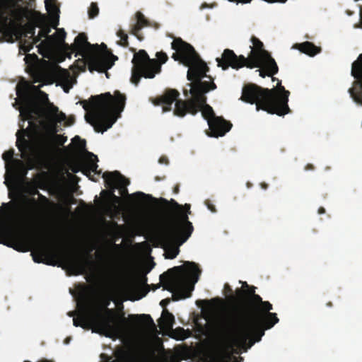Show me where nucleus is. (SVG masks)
Returning a JSON list of instances; mask_svg holds the SVG:
<instances>
[{
    "mask_svg": "<svg viewBox=\"0 0 362 362\" xmlns=\"http://www.w3.org/2000/svg\"><path fill=\"white\" fill-rule=\"evenodd\" d=\"M255 287L236 289L237 305L230 315L214 323L213 332L216 339L228 349L247 351L264 335L265 330L273 327L279 320L271 313L272 305L263 301L255 293Z\"/></svg>",
    "mask_w": 362,
    "mask_h": 362,
    "instance_id": "f257e3e1",
    "label": "nucleus"
},
{
    "mask_svg": "<svg viewBox=\"0 0 362 362\" xmlns=\"http://www.w3.org/2000/svg\"><path fill=\"white\" fill-rule=\"evenodd\" d=\"M80 103L85 110H91L89 115H86V121L95 132L103 133L111 128L120 117L125 106L126 96L115 90L114 95L107 92L92 95L88 101L83 100Z\"/></svg>",
    "mask_w": 362,
    "mask_h": 362,
    "instance_id": "f03ea898",
    "label": "nucleus"
},
{
    "mask_svg": "<svg viewBox=\"0 0 362 362\" xmlns=\"http://www.w3.org/2000/svg\"><path fill=\"white\" fill-rule=\"evenodd\" d=\"M189 93L192 98L187 100L179 99L180 93L176 89H166L159 97L151 98V103L156 106L162 105L163 112H170L172 105L175 103L173 114L175 116L183 117L187 113L195 115L202 106L206 103L205 94L210 90H215L216 85L214 81H195L189 84Z\"/></svg>",
    "mask_w": 362,
    "mask_h": 362,
    "instance_id": "7ed1b4c3",
    "label": "nucleus"
},
{
    "mask_svg": "<svg viewBox=\"0 0 362 362\" xmlns=\"http://www.w3.org/2000/svg\"><path fill=\"white\" fill-rule=\"evenodd\" d=\"M290 92L281 86L278 80L276 88H264L255 83L243 86L240 100L250 104H255L256 110H263L269 114L284 116L289 113L288 97Z\"/></svg>",
    "mask_w": 362,
    "mask_h": 362,
    "instance_id": "20e7f679",
    "label": "nucleus"
},
{
    "mask_svg": "<svg viewBox=\"0 0 362 362\" xmlns=\"http://www.w3.org/2000/svg\"><path fill=\"white\" fill-rule=\"evenodd\" d=\"M202 270L194 262H186L184 266L174 267L160 276L163 289L173 293V300L189 298L194 289Z\"/></svg>",
    "mask_w": 362,
    "mask_h": 362,
    "instance_id": "39448f33",
    "label": "nucleus"
},
{
    "mask_svg": "<svg viewBox=\"0 0 362 362\" xmlns=\"http://www.w3.org/2000/svg\"><path fill=\"white\" fill-rule=\"evenodd\" d=\"M56 132L57 129H54V134L52 136L43 138L39 142L36 149L25 138L31 135L30 128L23 129L21 132L19 131L17 132L16 146L21 152V158L27 160L29 165L28 169H33L35 164L42 165L49 158L54 150V142L59 146H62L66 141V136L56 134Z\"/></svg>",
    "mask_w": 362,
    "mask_h": 362,
    "instance_id": "423d86ee",
    "label": "nucleus"
},
{
    "mask_svg": "<svg viewBox=\"0 0 362 362\" xmlns=\"http://www.w3.org/2000/svg\"><path fill=\"white\" fill-rule=\"evenodd\" d=\"M102 46L105 48L103 52L98 50V45H93L88 42L86 35L81 33L76 37L74 42L66 48L70 54L75 53V56L86 57L90 72H106L112 66L117 57L107 50L105 44H102Z\"/></svg>",
    "mask_w": 362,
    "mask_h": 362,
    "instance_id": "0eeeda50",
    "label": "nucleus"
},
{
    "mask_svg": "<svg viewBox=\"0 0 362 362\" xmlns=\"http://www.w3.org/2000/svg\"><path fill=\"white\" fill-rule=\"evenodd\" d=\"M33 259L36 263L55 265V260L60 259L74 270V274H82L86 271V259L74 258L66 250L57 244L37 243L36 249L32 252Z\"/></svg>",
    "mask_w": 362,
    "mask_h": 362,
    "instance_id": "6e6552de",
    "label": "nucleus"
},
{
    "mask_svg": "<svg viewBox=\"0 0 362 362\" xmlns=\"http://www.w3.org/2000/svg\"><path fill=\"white\" fill-rule=\"evenodd\" d=\"M134 54L132 59L133 67L132 69L131 82L137 86L141 77L153 78L156 74L160 73L161 65L165 64L168 57L163 51L156 54V59H151L144 49H140L137 52L134 48H130Z\"/></svg>",
    "mask_w": 362,
    "mask_h": 362,
    "instance_id": "1a4fd4ad",
    "label": "nucleus"
},
{
    "mask_svg": "<svg viewBox=\"0 0 362 362\" xmlns=\"http://www.w3.org/2000/svg\"><path fill=\"white\" fill-rule=\"evenodd\" d=\"M33 98L41 105L42 108H40L36 103L30 100L28 102L29 105L21 111V115L25 116V119L30 120L29 125L34 131L37 130V125L33 121L35 119L33 114L41 113L53 125H56L57 123L65 120L66 115L62 112H59V108L49 102L48 95L44 91L40 92V94H37Z\"/></svg>",
    "mask_w": 362,
    "mask_h": 362,
    "instance_id": "9d476101",
    "label": "nucleus"
},
{
    "mask_svg": "<svg viewBox=\"0 0 362 362\" xmlns=\"http://www.w3.org/2000/svg\"><path fill=\"white\" fill-rule=\"evenodd\" d=\"M79 306L77 317H74L73 325L75 327H81L83 329H90L92 327L95 332L108 337L111 334V327L108 322L100 320L97 316H94L92 308L88 300L84 297L83 301L78 304Z\"/></svg>",
    "mask_w": 362,
    "mask_h": 362,
    "instance_id": "9b49d317",
    "label": "nucleus"
},
{
    "mask_svg": "<svg viewBox=\"0 0 362 362\" xmlns=\"http://www.w3.org/2000/svg\"><path fill=\"white\" fill-rule=\"evenodd\" d=\"M194 228L187 214L178 218H170L160 233V238L165 244L178 241L182 244L191 236Z\"/></svg>",
    "mask_w": 362,
    "mask_h": 362,
    "instance_id": "f8f14e48",
    "label": "nucleus"
},
{
    "mask_svg": "<svg viewBox=\"0 0 362 362\" xmlns=\"http://www.w3.org/2000/svg\"><path fill=\"white\" fill-rule=\"evenodd\" d=\"M110 303V299H104L98 309L92 308L94 316H97L100 320L108 322L110 325L112 327L111 334L109 338L118 337L127 329L128 326V320L124 317V313L119 315L114 309H110L107 307ZM91 308H93L91 306Z\"/></svg>",
    "mask_w": 362,
    "mask_h": 362,
    "instance_id": "ddd939ff",
    "label": "nucleus"
},
{
    "mask_svg": "<svg viewBox=\"0 0 362 362\" xmlns=\"http://www.w3.org/2000/svg\"><path fill=\"white\" fill-rule=\"evenodd\" d=\"M171 47L175 51L172 57L175 61H180L186 66L194 62L196 51L188 42L180 37H175L171 43Z\"/></svg>",
    "mask_w": 362,
    "mask_h": 362,
    "instance_id": "4468645a",
    "label": "nucleus"
},
{
    "mask_svg": "<svg viewBox=\"0 0 362 362\" xmlns=\"http://www.w3.org/2000/svg\"><path fill=\"white\" fill-rule=\"evenodd\" d=\"M251 59L245 57L243 55L237 56L235 52L230 49H224L221 58H217L218 66L223 70L231 67L234 69H239L244 66L247 67Z\"/></svg>",
    "mask_w": 362,
    "mask_h": 362,
    "instance_id": "2eb2a0df",
    "label": "nucleus"
},
{
    "mask_svg": "<svg viewBox=\"0 0 362 362\" xmlns=\"http://www.w3.org/2000/svg\"><path fill=\"white\" fill-rule=\"evenodd\" d=\"M189 68L187 71V79L192 82L203 81L204 77L209 78L210 81H213V78L210 76H207L206 73L209 68L206 64L200 59L199 55L196 52L194 62L187 66Z\"/></svg>",
    "mask_w": 362,
    "mask_h": 362,
    "instance_id": "dca6fc26",
    "label": "nucleus"
},
{
    "mask_svg": "<svg viewBox=\"0 0 362 362\" xmlns=\"http://www.w3.org/2000/svg\"><path fill=\"white\" fill-rule=\"evenodd\" d=\"M247 68H264L268 76H273L279 71V67L274 59L268 51H262L260 58L251 59Z\"/></svg>",
    "mask_w": 362,
    "mask_h": 362,
    "instance_id": "f3484780",
    "label": "nucleus"
},
{
    "mask_svg": "<svg viewBox=\"0 0 362 362\" xmlns=\"http://www.w3.org/2000/svg\"><path fill=\"white\" fill-rule=\"evenodd\" d=\"M103 178L107 187L113 188V189L119 188L122 195L128 194L127 186L129 185L130 182L119 171L105 172L103 175Z\"/></svg>",
    "mask_w": 362,
    "mask_h": 362,
    "instance_id": "a211bd4d",
    "label": "nucleus"
},
{
    "mask_svg": "<svg viewBox=\"0 0 362 362\" xmlns=\"http://www.w3.org/2000/svg\"><path fill=\"white\" fill-rule=\"evenodd\" d=\"M14 0H0V32L4 35L11 33V20L9 15H14Z\"/></svg>",
    "mask_w": 362,
    "mask_h": 362,
    "instance_id": "6ab92c4d",
    "label": "nucleus"
},
{
    "mask_svg": "<svg viewBox=\"0 0 362 362\" xmlns=\"http://www.w3.org/2000/svg\"><path fill=\"white\" fill-rule=\"evenodd\" d=\"M208 125L210 131L209 136L212 137L223 136L228 132L232 127V124L221 117H217L216 118L211 119Z\"/></svg>",
    "mask_w": 362,
    "mask_h": 362,
    "instance_id": "aec40b11",
    "label": "nucleus"
},
{
    "mask_svg": "<svg viewBox=\"0 0 362 362\" xmlns=\"http://www.w3.org/2000/svg\"><path fill=\"white\" fill-rule=\"evenodd\" d=\"M88 154L90 157L88 158L81 159L80 160L79 165L73 167L71 170L75 173H78V171H81L88 177H90L91 172L98 175L100 174V170L98 171L97 170L98 167L97 165V156L90 152H88Z\"/></svg>",
    "mask_w": 362,
    "mask_h": 362,
    "instance_id": "412c9836",
    "label": "nucleus"
},
{
    "mask_svg": "<svg viewBox=\"0 0 362 362\" xmlns=\"http://www.w3.org/2000/svg\"><path fill=\"white\" fill-rule=\"evenodd\" d=\"M51 27L47 24L41 26L38 35L34 38V43L40 42L39 48L47 51L52 49L56 46V42L53 35H49Z\"/></svg>",
    "mask_w": 362,
    "mask_h": 362,
    "instance_id": "4be33fe9",
    "label": "nucleus"
},
{
    "mask_svg": "<svg viewBox=\"0 0 362 362\" xmlns=\"http://www.w3.org/2000/svg\"><path fill=\"white\" fill-rule=\"evenodd\" d=\"M41 87H42V84L38 86L32 85L28 81H25L17 85L16 94L25 102H28L32 100L33 97L40 94V92H43L40 90Z\"/></svg>",
    "mask_w": 362,
    "mask_h": 362,
    "instance_id": "5701e85b",
    "label": "nucleus"
},
{
    "mask_svg": "<svg viewBox=\"0 0 362 362\" xmlns=\"http://www.w3.org/2000/svg\"><path fill=\"white\" fill-rule=\"evenodd\" d=\"M150 25L151 23L146 18L144 15L141 11H137L135 13L134 23L130 24L129 33L134 35L139 41H142L144 37L141 33V30L143 28Z\"/></svg>",
    "mask_w": 362,
    "mask_h": 362,
    "instance_id": "b1692460",
    "label": "nucleus"
},
{
    "mask_svg": "<svg viewBox=\"0 0 362 362\" xmlns=\"http://www.w3.org/2000/svg\"><path fill=\"white\" fill-rule=\"evenodd\" d=\"M0 243L21 252H28L31 248L30 244L27 241L21 239L8 240L5 235H0Z\"/></svg>",
    "mask_w": 362,
    "mask_h": 362,
    "instance_id": "393cba45",
    "label": "nucleus"
},
{
    "mask_svg": "<svg viewBox=\"0 0 362 362\" xmlns=\"http://www.w3.org/2000/svg\"><path fill=\"white\" fill-rule=\"evenodd\" d=\"M251 42L253 45L252 47H250L252 49L250 54L249 55L248 59H257L260 58V55L262 51H266L264 49V45L262 42H261L257 37L255 36H252Z\"/></svg>",
    "mask_w": 362,
    "mask_h": 362,
    "instance_id": "a878e982",
    "label": "nucleus"
},
{
    "mask_svg": "<svg viewBox=\"0 0 362 362\" xmlns=\"http://www.w3.org/2000/svg\"><path fill=\"white\" fill-rule=\"evenodd\" d=\"M296 47L303 53L310 56H315L321 51L320 47L315 46L313 42L306 41L303 43L296 44Z\"/></svg>",
    "mask_w": 362,
    "mask_h": 362,
    "instance_id": "bb28decb",
    "label": "nucleus"
},
{
    "mask_svg": "<svg viewBox=\"0 0 362 362\" xmlns=\"http://www.w3.org/2000/svg\"><path fill=\"white\" fill-rule=\"evenodd\" d=\"M129 318L134 320H139L146 329H156V325L151 317L147 314L130 315Z\"/></svg>",
    "mask_w": 362,
    "mask_h": 362,
    "instance_id": "cd10ccee",
    "label": "nucleus"
},
{
    "mask_svg": "<svg viewBox=\"0 0 362 362\" xmlns=\"http://www.w3.org/2000/svg\"><path fill=\"white\" fill-rule=\"evenodd\" d=\"M38 198L40 199L41 206L44 210L47 211H53L56 208L58 207V205L57 204L49 200L48 198H47L42 194H39Z\"/></svg>",
    "mask_w": 362,
    "mask_h": 362,
    "instance_id": "c85d7f7f",
    "label": "nucleus"
},
{
    "mask_svg": "<svg viewBox=\"0 0 362 362\" xmlns=\"http://www.w3.org/2000/svg\"><path fill=\"white\" fill-rule=\"evenodd\" d=\"M56 42V45H62L66 48L69 45L65 42L66 33L63 28H57L54 35H52Z\"/></svg>",
    "mask_w": 362,
    "mask_h": 362,
    "instance_id": "c756f323",
    "label": "nucleus"
},
{
    "mask_svg": "<svg viewBox=\"0 0 362 362\" xmlns=\"http://www.w3.org/2000/svg\"><path fill=\"white\" fill-rule=\"evenodd\" d=\"M351 74L354 78H362V54L358 57V60L352 64Z\"/></svg>",
    "mask_w": 362,
    "mask_h": 362,
    "instance_id": "7c9ffc66",
    "label": "nucleus"
},
{
    "mask_svg": "<svg viewBox=\"0 0 362 362\" xmlns=\"http://www.w3.org/2000/svg\"><path fill=\"white\" fill-rule=\"evenodd\" d=\"M199 111H202V115L203 117L207 120V122L209 123V121L214 118H216L218 116H216L213 108L208 104L205 103L204 105L202 106L201 110Z\"/></svg>",
    "mask_w": 362,
    "mask_h": 362,
    "instance_id": "2f4dec72",
    "label": "nucleus"
},
{
    "mask_svg": "<svg viewBox=\"0 0 362 362\" xmlns=\"http://www.w3.org/2000/svg\"><path fill=\"white\" fill-rule=\"evenodd\" d=\"M162 320L168 328H171L175 323L174 315L167 309H164L162 312Z\"/></svg>",
    "mask_w": 362,
    "mask_h": 362,
    "instance_id": "473e14b6",
    "label": "nucleus"
},
{
    "mask_svg": "<svg viewBox=\"0 0 362 362\" xmlns=\"http://www.w3.org/2000/svg\"><path fill=\"white\" fill-rule=\"evenodd\" d=\"M45 4L46 10L48 13L53 16H58V13L59 12V7L57 5L56 0H45Z\"/></svg>",
    "mask_w": 362,
    "mask_h": 362,
    "instance_id": "72a5a7b5",
    "label": "nucleus"
},
{
    "mask_svg": "<svg viewBox=\"0 0 362 362\" xmlns=\"http://www.w3.org/2000/svg\"><path fill=\"white\" fill-rule=\"evenodd\" d=\"M117 35L120 38L118 44L124 47H127L129 46L127 34L124 30H119L117 32Z\"/></svg>",
    "mask_w": 362,
    "mask_h": 362,
    "instance_id": "f704fd0d",
    "label": "nucleus"
},
{
    "mask_svg": "<svg viewBox=\"0 0 362 362\" xmlns=\"http://www.w3.org/2000/svg\"><path fill=\"white\" fill-rule=\"evenodd\" d=\"M115 189L110 188V191H102V194H106L107 199H112L115 204H119L121 201L120 198L114 194Z\"/></svg>",
    "mask_w": 362,
    "mask_h": 362,
    "instance_id": "c9c22d12",
    "label": "nucleus"
},
{
    "mask_svg": "<svg viewBox=\"0 0 362 362\" xmlns=\"http://www.w3.org/2000/svg\"><path fill=\"white\" fill-rule=\"evenodd\" d=\"M89 18L92 19L96 17L99 13V8L97 3L92 2L88 11Z\"/></svg>",
    "mask_w": 362,
    "mask_h": 362,
    "instance_id": "e433bc0d",
    "label": "nucleus"
},
{
    "mask_svg": "<svg viewBox=\"0 0 362 362\" xmlns=\"http://www.w3.org/2000/svg\"><path fill=\"white\" fill-rule=\"evenodd\" d=\"M179 249L177 247H170L165 250V258L173 259L177 257Z\"/></svg>",
    "mask_w": 362,
    "mask_h": 362,
    "instance_id": "4c0bfd02",
    "label": "nucleus"
},
{
    "mask_svg": "<svg viewBox=\"0 0 362 362\" xmlns=\"http://www.w3.org/2000/svg\"><path fill=\"white\" fill-rule=\"evenodd\" d=\"M160 201L165 204V205L168 207L170 206H171L174 209H181L182 208V206L180 205L176 201H175L174 199H171L170 201H168L167 199H163V198H161L160 199Z\"/></svg>",
    "mask_w": 362,
    "mask_h": 362,
    "instance_id": "58836bf2",
    "label": "nucleus"
},
{
    "mask_svg": "<svg viewBox=\"0 0 362 362\" xmlns=\"http://www.w3.org/2000/svg\"><path fill=\"white\" fill-rule=\"evenodd\" d=\"M43 74L39 69L34 70L32 74V78L34 83L40 82L43 79Z\"/></svg>",
    "mask_w": 362,
    "mask_h": 362,
    "instance_id": "ea45409f",
    "label": "nucleus"
},
{
    "mask_svg": "<svg viewBox=\"0 0 362 362\" xmlns=\"http://www.w3.org/2000/svg\"><path fill=\"white\" fill-rule=\"evenodd\" d=\"M230 1L242 3V4H247L250 3L252 0H229ZM268 3H285L287 0H264Z\"/></svg>",
    "mask_w": 362,
    "mask_h": 362,
    "instance_id": "a19ab883",
    "label": "nucleus"
},
{
    "mask_svg": "<svg viewBox=\"0 0 362 362\" xmlns=\"http://www.w3.org/2000/svg\"><path fill=\"white\" fill-rule=\"evenodd\" d=\"M14 154V151L13 149L8 150L5 151L2 154V158L6 161L8 162V160L13 159V156Z\"/></svg>",
    "mask_w": 362,
    "mask_h": 362,
    "instance_id": "79ce46f5",
    "label": "nucleus"
},
{
    "mask_svg": "<svg viewBox=\"0 0 362 362\" xmlns=\"http://www.w3.org/2000/svg\"><path fill=\"white\" fill-rule=\"evenodd\" d=\"M76 141L79 142L78 148H85V146H86V141L85 140H81V138L78 136H76L72 139V141L73 142H76Z\"/></svg>",
    "mask_w": 362,
    "mask_h": 362,
    "instance_id": "37998d69",
    "label": "nucleus"
},
{
    "mask_svg": "<svg viewBox=\"0 0 362 362\" xmlns=\"http://www.w3.org/2000/svg\"><path fill=\"white\" fill-rule=\"evenodd\" d=\"M205 204L207 206L208 209L210 210L211 212L215 213L216 212V209L215 206L211 203V202L209 199L205 201Z\"/></svg>",
    "mask_w": 362,
    "mask_h": 362,
    "instance_id": "c03bdc74",
    "label": "nucleus"
},
{
    "mask_svg": "<svg viewBox=\"0 0 362 362\" xmlns=\"http://www.w3.org/2000/svg\"><path fill=\"white\" fill-rule=\"evenodd\" d=\"M170 300L169 298H165L160 302V305L163 308V310L166 309V306L170 303Z\"/></svg>",
    "mask_w": 362,
    "mask_h": 362,
    "instance_id": "a18cd8bd",
    "label": "nucleus"
},
{
    "mask_svg": "<svg viewBox=\"0 0 362 362\" xmlns=\"http://www.w3.org/2000/svg\"><path fill=\"white\" fill-rule=\"evenodd\" d=\"M27 33L30 35L31 37H33V39L35 38V28L33 25H30L27 29Z\"/></svg>",
    "mask_w": 362,
    "mask_h": 362,
    "instance_id": "49530a36",
    "label": "nucleus"
},
{
    "mask_svg": "<svg viewBox=\"0 0 362 362\" xmlns=\"http://www.w3.org/2000/svg\"><path fill=\"white\" fill-rule=\"evenodd\" d=\"M17 163L21 165V173L23 176H25L28 172V169H26L23 163L21 160H17Z\"/></svg>",
    "mask_w": 362,
    "mask_h": 362,
    "instance_id": "de8ad7c7",
    "label": "nucleus"
},
{
    "mask_svg": "<svg viewBox=\"0 0 362 362\" xmlns=\"http://www.w3.org/2000/svg\"><path fill=\"white\" fill-rule=\"evenodd\" d=\"M134 195L138 196V197H146L148 199H153L154 201H157V199L153 198L151 195L146 194L144 192H136V193L134 194Z\"/></svg>",
    "mask_w": 362,
    "mask_h": 362,
    "instance_id": "09e8293b",
    "label": "nucleus"
},
{
    "mask_svg": "<svg viewBox=\"0 0 362 362\" xmlns=\"http://www.w3.org/2000/svg\"><path fill=\"white\" fill-rule=\"evenodd\" d=\"M158 162L160 163V164H168L169 161H168V158L166 157V156H161L160 158H159V160Z\"/></svg>",
    "mask_w": 362,
    "mask_h": 362,
    "instance_id": "8fccbe9b",
    "label": "nucleus"
},
{
    "mask_svg": "<svg viewBox=\"0 0 362 362\" xmlns=\"http://www.w3.org/2000/svg\"><path fill=\"white\" fill-rule=\"evenodd\" d=\"M259 72V76L262 78H264L267 75V71L264 68H260V69L257 70Z\"/></svg>",
    "mask_w": 362,
    "mask_h": 362,
    "instance_id": "3c124183",
    "label": "nucleus"
},
{
    "mask_svg": "<svg viewBox=\"0 0 362 362\" xmlns=\"http://www.w3.org/2000/svg\"><path fill=\"white\" fill-rule=\"evenodd\" d=\"M142 362H149V356L146 353H144L141 356Z\"/></svg>",
    "mask_w": 362,
    "mask_h": 362,
    "instance_id": "603ef678",
    "label": "nucleus"
},
{
    "mask_svg": "<svg viewBox=\"0 0 362 362\" xmlns=\"http://www.w3.org/2000/svg\"><path fill=\"white\" fill-rule=\"evenodd\" d=\"M224 289H225V291L226 292H228V293H232L233 292V290H232L231 287L228 284H225Z\"/></svg>",
    "mask_w": 362,
    "mask_h": 362,
    "instance_id": "864d4df0",
    "label": "nucleus"
},
{
    "mask_svg": "<svg viewBox=\"0 0 362 362\" xmlns=\"http://www.w3.org/2000/svg\"><path fill=\"white\" fill-rule=\"evenodd\" d=\"M30 58H32V59H37V57L35 54H34L33 56H31V55H27V56H25V62H26V63H29L28 59H29Z\"/></svg>",
    "mask_w": 362,
    "mask_h": 362,
    "instance_id": "5fc2aeb1",
    "label": "nucleus"
},
{
    "mask_svg": "<svg viewBox=\"0 0 362 362\" xmlns=\"http://www.w3.org/2000/svg\"><path fill=\"white\" fill-rule=\"evenodd\" d=\"M141 284H146L147 282V278L146 276H144L140 279Z\"/></svg>",
    "mask_w": 362,
    "mask_h": 362,
    "instance_id": "6e6d98bb",
    "label": "nucleus"
},
{
    "mask_svg": "<svg viewBox=\"0 0 362 362\" xmlns=\"http://www.w3.org/2000/svg\"><path fill=\"white\" fill-rule=\"evenodd\" d=\"M314 169V166L312 164H308L305 167V170H313Z\"/></svg>",
    "mask_w": 362,
    "mask_h": 362,
    "instance_id": "4d7b16f0",
    "label": "nucleus"
},
{
    "mask_svg": "<svg viewBox=\"0 0 362 362\" xmlns=\"http://www.w3.org/2000/svg\"><path fill=\"white\" fill-rule=\"evenodd\" d=\"M318 214H323L325 213V209L324 207L322 206H320L319 209H318V211H317Z\"/></svg>",
    "mask_w": 362,
    "mask_h": 362,
    "instance_id": "13d9d810",
    "label": "nucleus"
},
{
    "mask_svg": "<svg viewBox=\"0 0 362 362\" xmlns=\"http://www.w3.org/2000/svg\"><path fill=\"white\" fill-rule=\"evenodd\" d=\"M247 282H243L242 288L240 289H247L248 287H250Z\"/></svg>",
    "mask_w": 362,
    "mask_h": 362,
    "instance_id": "bf43d9fd",
    "label": "nucleus"
},
{
    "mask_svg": "<svg viewBox=\"0 0 362 362\" xmlns=\"http://www.w3.org/2000/svg\"><path fill=\"white\" fill-rule=\"evenodd\" d=\"M37 362H54V361H52V360H48V359H46V358H42L40 361H38Z\"/></svg>",
    "mask_w": 362,
    "mask_h": 362,
    "instance_id": "052dcab7",
    "label": "nucleus"
},
{
    "mask_svg": "<svg viewBox=\"0 0 362 362\" xmlns=\"http://www.w3.org/2000/svg\"><path fill=\"white\" fill-rule=\"evenodd\" d=\"M261 187L264 189H267L268 187V185L264 182H262L261 183Z\"/></svg>",
    "mask_w": 362,
    "mask_h": 362,
    "instance_id": "680f3d73",
    "label": "nucleus"
},
{
    "mask_svg": "<svg viewBox=\"0 0 362 362\" xmlns=\"http://www.w3.org/2000/svg\"><path fill=\"white\" fill-rule=\"evenodd\" d=\"M77 62H80L81 64H83V68H81V70H84L86 67V63L83 62V60L78 59Z\"/></svg>",
    "mask_w": 362,
    "mask_h": 362,
    "instance_id": "e2e57ef3",
    "label": "nucleus"
},
{
    "mask_svg": "<svg viewBox=\"0 0 362 362\" xmlns=\"http://www.w3.org/2000/svg\"><path fill=\"white\" fill-rule=\"evenodd\" d=\"M173 192L174 193L177 194L179 192V186L178 185H176L175 187H174V189H173Z\"/></svg>",
    "mask_w": 362,
    "mask_h": 362,
    "instance_id": "0e129e2a",
    "label": "nucleus"
},
{
    "mask_svg": "<svg viewBox=\"0 0 362 362\" xmlns=\"http://www.w3.org/2000/svg\"><path fill=\"white\" fill-rule=\"evenodd\" d=\"M76 315V313L74 311H70L68 313V315L70 317H74Z\"/></svg>",
    "mask_w": 362,
    "mask_h": 362,
    "instance_id": "69168bd1",
    "label": "nucleus"
},
{
    "mask_svg": "<svg viewBox=\"0 0 362 362\" xmlns=\"http://www.w3.org/2000/svg\"><path fill=\"white\" fill-rule=\"evenodd\" d=\"M185 209H187V211H188L189 213H190V211H189V210H190V205H189V204H186L185 205Z\"/></svg>",
    "mask_w": 362,
    "mask_h": 362,
    "instance_id": "338daca9",
    "label": "nucleus"
},
{
    "mask_svg": "<svg viewBox=\"0 0 362 362\" xmlns=\"http://www.w3.org/2000/svg\"><path fill=\"white\" fill-rule=\"evenodd\" d=\"M69 88H69V87H65V88H64V92H65V93H69Z\"/></svg>",
    "mask_w": 362,
    "mask_h": 362,
    "instance_id": "774afa93",
    "label": "nucleus"
}]
</instances>
